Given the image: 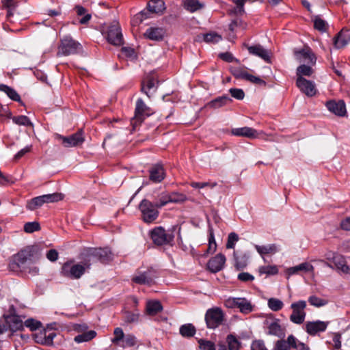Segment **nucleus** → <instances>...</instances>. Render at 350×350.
I'll list each match as a JSON object with an SVG mask.
<instances>
[{
    "label": "nucleus",
    "mask_w": 350,
    "mask_h": 350,
    "mask_svg": "<svg viewBox=\"0 0 350 350\" xmlns=\"http://www.w3.org/2000/svg\"><path fill=\"white\" fill-rule=\"evenodd\" d=\"M306 306V301L304 300H299L291 304V308L293 310V312L290 316L291 322L299 325L304 321L306 315L304 310Z\"/></svg>",
    "instance_id": "11"
},
{
    "label": "nucleus",
    "mask_w": 350,
    "mask_h": 350,
    "mask_svg": "<svg viewBox=\"0 0 350 350\" xmlns=\"http://www.w3.org/2000/svg\"><path fill=\"white\" fill-rule=\"evenodd\" d=\"M136 344V338L132 334H127L124 337V339L120 342L118 345L122 348H128L131 347L135 345Z\"/></svg>",
    "instance_id": "41"
},
{
    "label": "nucleus",
    "mask_w": 350,
    "mask_h": 350,
    "mask_svg": "<svg viewBox=\"0 0 350 350\" xmlns=\"http://www.w3.org/2000/svg\"><path fill=\"white\" fill-rule=\"evenodd\" d=\"M234 258V266L237 269H241L245 268L247 265V258L245 255L239 256L237 253L234 251L233 253Z\"/></svg>",
    "instance_id": "39"
},
{
    "label": "nucleus",
    "mask_w": 350,
    "mask_h": 350,
    "mask_svg": "<svg viewBox=\"0 0 350 350\" xmlns=\"http://www.w3.org/2000/svg\"><path fill=\"white\" fill-rule=\"evenodd\" d=\"M13 122L18 125L32 126V123L29 118L26 116H18L11 118Z\"/></svg>",
    "instance_id": "46"
},
{
    "label": "nucleus",
    "mask_w": 350,
    "mask_h": 350,
    "mask_svg": "<svg viewBox=\"0 0 350 350\" xmlns=\"http://www.w3.org/2000/svg\"><path fill=\"white\" fill-rule=\"evenodd\" d=\"M150 237L154 244L163 245L171 244L174 236L172 233L167 232L163 227L159 226L150 231Z\"/></svg>",
    "instance_id": "10"
},
{
    "label": "nucleus",
    "mask_w": 350,
    "mask_h": 350,
    "mask_svg": "<svg viewBox=\"0 0 350 350\" xmlns=\"http://www.w3.org/2000/svg\"><path fill=\"white\" fill-rule=\"evenodd\" d=\"M63 199V195L59 193H53L40 196L32 198L27 202L26 208L30 211H34L41 207L45 203H53Z\"/></svg>",
    "instance_id": "7"
},
{
    "label": "nucleus",
    "mask_w": 350,
    "mask_h": 350,
    "mask_svg": "<svg viewBox=\"0 0 350 350\" xmlns=\"http://www.w3.org/2000/svg\"><path fill=\"white\" fill-rule=\"evenodd\" d=\"M163 310V306L159 301L150 300L146 303V311L148 315L154 316Z\"/></svg>",
    "instance_id": "28"
},
{
    "label": "nucleus",
    "mask_w": 350,
    "mask_h": 350,
    "mask_svg": "<svg viewBox=\"0 0 350 350\" xmlns=\"http://www.w3.org/2000/svg\"><path fill=\"white\" fill-rule=\"evenodd\" d=\"M256 251L262 256L268 254H275L278 250L275 244H269L267 245H255Z\"/></svg>",
    "instance_id": "33"
},
{
    "label": "nucleus",
    "mask_w": 350,
    "mask_h": 350,
    "mask_svg": "<svg viewBox=\"0 0 350 350\" xmlns=\"http://www.w3.org/2000/svg\"><path fill=\"white\" fill-rule=\"evenodd\" d=\"M12 113L8 106L0 105V121L3 122L6 118H11Z\"/></svg>",
    "instance_id": "57"
},
{
    "label": "nucleus",
    "mask_w": 350,
    "mask_h": 350,
    "mask_svg": "<svg viewBox=\"0 0 350 350\" xmlns=\"http://www.w3.org/2000/svg\"><path fill=\"white\" fill-rule=\"evenodd\" d=\"M183 5L184 8L193 13L204 7V3L200 0H184Z\"/></svg>",
    "instance_id": "29"
},
{
    "label": "nucleus",
    "mask_w": 350,
    "mask_h": 350,
    "mask_svg": "<svg viewBox=\"0 0 350 350\" xmlns=\"http://www.w3.org/2000/svg\"><path fill=\"white\" fill-rule=\"evenodd\" d=\"M96 332L94 330L87 331L78 334L74 338V340L77 343L88 342L95 338Z\"/></svg>",
    "instance_id": "30"
},
{
    "label": "nucleus",
    "mask_w": 350,
    "mask_h": 350,
    "mask_svg": "<svg viewBox=\"0 0 350 350\" xmlns=\"http://www.w3.org/2000/svg\"><path fill=\"white\" fill-rule=\"evenodd\" d=\"M80 258L82 263L85 265L87 269H89L91 265L97 262L101 263H107L113 259V255L109 248H87L80 254Z\"/></svg>",
    "instance_id": "2"
},
{
    "label": "nucleus",
    "mask_w": 350,
    "mask_h": 350,
    "mask_svg": "<svg viewBox=\"0 0 350 350\" xmlns=\"http://www.w3.org/2000/svg\"><path fill=\"white\" fill-rule=\"evenodd\" d=\"M86 267L83 263H75L69 260L63 264L61 269V275L72 280L79 279L85 273Z\"/></svg>",
    "instance_id": "5"
},
{
    "label": "nucleus",
    "mask_w": 350,
    "mask_h": 350,
    "mask_svg": "<svg viewBox=\"0 0 350 350\" xmlns=\"http://www.w3.org/2000/svg\"><path fill=\"white\" fill-rule=\"evenodd\" d=\"M154 278L152 271L147 269L144 272L137 271L132 278V282L137 284L151 285L154 282Z\"/></svg>",
    "instance_id": "18"
},
{
    "label": "nucleus",
    "mask_w": 350,
    "mask_h": 350,
    "mask_svg": "<svg viewBox=\"0 0 350 350\" xmlns=\"http://www.w3.org/2000/svg\"><path fill=\"white\" fill-rule=\"evenodd\" d=\"M231 133L233 135L250 139H256L259 137V133L256 129L248 126L232 129Z\"/></svg>",
    "instance_id": "24"
},
{
    "label": "nucleus",
    "mask_w": 350,
    "mask_h": 350,
    "mask_svg": "<svg viewBox=\"0 0 350 350\" xmlns=\"http://www.w3.org/2000/svg\"><path fill=\"white\" fill-rule=\"evenodd\" d=\"M226 341L228 345L229 350H239L240 348V342L237 338L230 334L227 336Z\"/></svg>",
    "instance_id": "47"
},
{
    "label": "nucleus",
    "mask_w": 350,
    "mask_h": 350,
    "mask_svg": "<svg viewBox=\"0 0 350 350\" xmlns=\"http://www.w3.org/2000/svg\"><path fill=\"white\" fill-rule=\"evenodd\" d=\"M55 138L57 139L62 140V144L66 148L77 146L82 144L85 140L81 131H79L68 137H64L59 134H56Z\"/></svg>",
    "instance_id": "14"
},
{
    "label": "nucleus",
    "mask_w": 350,
    "mask_h": 350,
    "mask_svg": "<svg viewBox=\"0 0 350 350\" xmlns=\"http://www.w3.org/2000/svg\"><path fill=\"white\" fill-rule=\"evenodd\" d=\"M289 345L284 340H278L273 350H289Z\"/></svg>",
    "instance_id": "64"
},
{
    "label": "nucleus",
    "mask_w": 350,
    "mask_h": 350,
    "mask_svg": "<svg viewBox=\"0 0 350 350\" xmlns=\"http://www.w3.org/2000/svg\"><path fill=\"white\" fill-rule=\"evenodd\" d=\"M229 92L233 98L237 100H243L244 98L245 93L242 89L230 88Z\"/></svg>",
    "instance_id": "59"
},
{
    "label": "nucleus",
    "mask_w": 350,
    "mask_h": 350,
    "mask_svg": "<svg viewBox=\"0 0 350 350\" xmlns=\"http://www.w3.org/2000/svg\"><path fill=\"white\" fill-rule=\"evenodd\" d=\"M217 249V243L215 239L213 229L211 226L208 227V253H213Z\"/></svg>",
    "instance_id": "40"
},
{
    "label": "nucleus",
    "mask_w": 350,
    "mask_h": 350,
    "mask_svg": "<svg viewBox=\"0 0 350 350\" xmlns=\"http://www.w3.org/2000/svg\"><path fill=\"white\" fill-rule=\"evenodd\" d=\"M200 348L201 350H216L215 344L206 340H200L199 341Z\"/></svg>",
    "instance_id": "58"
},
{
    "label": "nucleus",
    "mask_w": 350,
    "mask_h": 350,
    "mask_svg": "<svg viewBox=\"0 0 350 350\" xmlns=\"http://www.w3.org/2000/svg\"><path fill=\"white\" fill-rule=\"evenodd\" d=\"M205 321L208 328L215 329L224 321V313L219 308L208 309L205 314Z\"/></svg>",
    "instance_id": "12"
},
{
    "label": "nucleus",
    "mask_w": 350,
    "mask_h": 350,
    "mask_svg": "<svg viewBox=\"0 0 350 350\" xmlns=\"http://www.w3.org/2000/svg\"><path fill=\"white\" fill-rule=\"evenodd\" d=\"M325 106L330 112L338 116L343 117L347 113L345 103L342 100L338 101L329 100L326 103Z\"/></svg>",
    "instance_id": "19"
},
{
    "label": "nucleus",
    "mask_w": 350,
    "mask_h": 350,
    "mask_svg": "<svg viewBox=\"0 0 350 350\" xmlns=\"http://www.w3.org/2000/svg\"><path fill=\"white\" fill-rule=\"evenodd\" d=\"M254 0H234L236 6L231 10L232 13L236 15H242L244 13V5L246 1H254Z\"/></svg>",
    "instance_id": "42"
},
{
    "label": "nucleus",
    "mask_w": 350,
    "mask_h": 350,
    "mask_svg": "<svg viewBox=\"0 0 350 350\" xmlns=\"http://www.w3.org/2000/svg\"><path fill=\"white\" fill-rule=\"evenodd\" d=\"M165 35V30L162 27H151L146 29L144 36L154 41H161Z\"/></svg>",
    "instance_id": "23"
},
{
    "label": "nucleus",
    "mask_w": 350,
    "mask_h": 350,
    "mask_svg": "<svg viewBox=\"0 0 350 350\" xmlns=\"http://www.w3.org/2000/svg\"><path fill=\"white\" fill-rule=\"evenodd\" d=\"M268 307L274 312H277L280 310L283 306V302L277 298H270L268 299L267 302Z\"/></svg>",
    "instance_id": "43"
},
{
    "label": "nucleus",
    "mask_w": 350,
    "mask_h": 350,
    "mask_svg": "<svg viewBox=\"0 0 350 350\" xmlns=\"http://www.w3.org/2000/svg\"><path fill=\"white\" fill-rule=\"evenodd\" d=\"M239 238L237 233L230 232L228 236V240L226 243L227 249H234L236 243L239 241Z\"/></svg>",
    "instance_id": "51"
},
{
    "label": "nucleus",
    "mask_w": 350,
    "mask_h": 350,
    "mask_svg": "<svg viewBox=\"0 0 350 350\" xmlns=\"http://www.w3.org/2000/svg\"><path fill=\"white\" fill-rule=\"evenodd\" d=\"M180 334L185 338L193 337L196 332V327L191 323L184 324L179 329Z\"/></svg>",
    "instance_id": "31"
},
{
    "label": "nucleus",
    "mask_w": 350,
    "mask_h": 350,
    "mask_svg": "<svg viewBox=\"0 0 350 350\" xmlns=\"http://www.w3.org/2000/svg\"><path fill=\"white\" fill-rule=\"evenodd\" d=\"M328 322L316 321H308L306 323V331L310 336H314L319 332H323L326 330Z\"/></svg>",
    "instance_id": "20"
},
{
    "label": "nucleus",
    "mask_w": 350,
    "mask_h": 350,
    "mask_svg": "<svg viewBox=\"0 0 350 350\" xmlns=\"http://www.w3.org/2000/svg\"><path fill=\"white\" fill-rule=\"evenodd\" d=\"M286 342L289 345V349L290 348H293V349H295L297 350H299V344L301 342H298V340H297V338L294 336H293V335L288 336V337L287 338V340H286Z\"/></svg>",
    "instance_id": "61"
},
{
    "label": "nucleus",
    "mask_w": 350,
    "mask_h": 350,
    "mask_svg": "<svg viewBox=\"0 0 350 350\" xmlns=\"http://www.w3.org/2000/svg\"><path fill=\"white\" fill-rule=\"evenodd\" d=\"M40 255L37 246H27L14 256V260L9 264V267L13 271L36 275L38 273L39 269L34 265V262L40 258Z\"/></svg>",
    "instance_id": "1"
},
{
    "label": "nucleus",
    "mask_w": 350,
    "mask_h": 350,
    "mask_svg": "<svg viewBox=\"0 0 350 350\" xmlns=\"http://www.w3.org/2000/svg\"><path fill=\"white\" fill-rule=\"evenodd\" d=\"M258 273L260 275H274L278 273V269L276 265L260 266L258 268Z\"/></svg>",
    "instance_id": "37"
},
{
    "label": "nucleus",
    "mask_w": 350,
    "mask_h": 350,
    "mask_svg": "<svg viewBox=\"0 0 350 350\" xmlns=\"http://www.w3.org/2000/svg\"><path fill=\"white\" fill-rule=\"evenodd\" d=\"M147 8V11L142 10L137 14L133 19V23H142L144 20L150 17V13L162 14L165 10V3L163 0H151L148 2Z\"/></svg>",
    "instance_id": "3"
},
{
    "label": "nucleus",
    "mask_w": 350,
    "mask_h": 350,
    "mask_svg": "<svg viewBox=\"0 0 350 350\" xmlns=\"http://www.w3.org/2000/svg\"><path fill=\"white\" fill-rule=\"evenodd\" d=\"M245 46L248 50L250 54L260 57L266 62L269 61L270 56L269 51L264 49L260 44H255L252 46L245 44Z\"/></svg>",
    "instance_id": "25"
},
{
    "label": "nucleus",
    "mask_w": 350,
    "mask_h": 350,
    "mask_svg": "<svg viewBox=\"0 0 350 350\" xmlns=\"http://www.w3.org/2000/svg\"><path fill=\"white\" fill-rule=\"evenodd\" d=\"M293 53L295 59L299 62L307 63L311 66L316 64V55L308 46H305L301 49H294Z\"/></svg>",
    "instance_id": "13"
},
{
    "label": "nucleus",
    "mask_w": 350,
    "mask_h": 350,
    "mask_svg": "<svg viewBox=\"0 0 350 350\" xmlns=\"http://www.w3.org/2000/svg\"><path fill=\"white\" fill-rule=\"evenodd\" d=\"M40 229V224L37 221L27 222L24 225V230L27 233H32L38 231Z\"/></svg>",
    "instance_id": "53"
},
{
    "label": "nucleus",
    "mask_w": 350,
    "mask_h": 350,
    "mask_svg": "<svg viewBox=\"0 0 350 350\" xmlns=\"http://www.w3.org/2000/svg\"><path fill=\"white\" fill-rule=\"evenodd\" d=\"M314 72L310 64H301L297 67L296 74L297 78L303 77V76L310 77Z\"/></svg>",
    "instance_id": "35"
},
{
    "label": "nucleus",
    "mask_w": 350,
    "mask_h": 350,
    "mask_svg": "<svg viewBox=\"0 0 350 350\" xmlns=\"http://www.w3.org/2000/svg\"><path fill=\"white\" fill-rule=\"evenodd\" d=\"M226 262V257L222 254H218L211 258L207 264L208 269L213 273L221 271Z\"/></svg>",
    "instance_id": "22"
},
{
    "label": "nucleus",
    "mask_w": 350,
    "mask_h": 350,
    "mask_svg": "<svg viewBox=\"0 0 350 350\" xmlns=\"http://www.w3.org/2000/svg\"><path fill=\"white\" fill-rule=\"evenodd\" d=\"M81 49V45L70 36H66L61 40L58 46L57 55H71L77 54Z\"/></svg>",
    "instance_id": "8"
},
{
    "label": "nucleus",
    "mask_w": 350,
    "mask_h": 350,
    "mask_svg": "<svg viewBox=\"0 0 350 350\" xmlns=\"http://www.w3.org/2000/svg\"><path fill=\"white\" fill-rule=\"evenodd\" d=\"M103 31V34L110 44L115 46H120L123 44V36L118 21H112Z\"/></svg>",
    "instance_id": "4"
},
{
    "label": "nucleus",
    "mask_w": 350,
    "mask_h": 350,
    "mask_svg": "<svg viewBox=\"0 0 350 350\" xmlns=\"http://www.w3.org/2000/svg\"><path fill=\"white\" fill-rule=\"evenodd\" d=\"M308 301L310 305L314 306L315 307H321L327 304V301L320 297H318L315 295L310 296L308 298Z\"/></svg>",
    "instance_id": "55"
},
{
    "label": "nucleus",
    "mask_w": 350,
    "mask_h": 350,
    "mask_svg": "<svg viewBox=\"0 0 350 350\" xmlns=\"http://www.w3.org/2000/svg\"><path fill=\"white\" fill-rule=\"evenodd\" d=\"M124 319V321L128 323H137L139 319V313L138 312L125 311Z\"/></svg>",
    "instance_id": "45"
},
{
    "label": "nucleus",
    "mask_w": 350,
    "mask_h": 350,
    "mask_svg": "<svg viewBox=\"0 0 350 350\" xmlns=\"http://www.w3.org/2000/svg\"><path fill=\"white\" fill-rule=\"evenodd\" d=\"M157 83L158 81L154 78V77L148 76L146 79L142 82L141 91L150 98L157 90L156 84Z\"/></svg>",
    "instance_id": "21"
},
{
    "label": "nucleus",
    "mask_w": 350,
    "mask_h": 350,
    "mask_svg": "<svg viewBox=\"0 0 350 350\" xmlns=\"http://www.w3.org/2000/svg\"><path fill=\"white\" fill-rule=\"evenodd\" d=\"M314 28L320 31L324 32L327 30L326 22L319 16H316L314 20Z\"/></svg>",
    "instance_id": "54"
},
{
    "label": "nucleus",
    "mask_w": 350,
    "mask_h": 350,
    "mask_svg": "<svg viewBox=\"0 0 350 350\" xmlns=\"http://www.w3.org/2000/svg\"><path fill=\"white\" fill-rule=\"evenodd\" d=\"M350 42V38L348 39L347 36H345V33L341 31L334 38V44L336 49H341L347 45Z\"/></svg>",
    "instance_id": "34"
},
{
    "label": "nucleus",
    "mask_w": 350,
    "mask_h": 350,
    "mask_svg": "<svg viewBox=\"0 0 350 350\" xmlns=\"http://www.w3.org/2000/svg\"><path fill=\"white\" fill-rule=\"evenodd\" d=\"M152 113V109L145 104L142 98L137 100L135 109V120L136 122H142L146 117Z\"/></svg>",
    "instance_id": "17"
},
{
    "label": "nucleus",
    "mask_w": 350,
    "mask_h": 350,
    "mask_svg": "<svg viewBox=\"0 0 350 350\" xmlns=\"http://www.w3.org/2000/svg\"><path fill=\"white\" fill-rule=\"evenodd\" d=\"M217 183L214 182V183H211V182H202V183H200V182H192L191 183V186L193 187V188H204V187H208L210 188H214L215 187L217 186Z\"/></svg>",
    "instance_id": "60"
},
{
    "label": "nucleus",
    "mask_w": 350,
    "mask_h": 350,
    "mask_svg": "<svg viewBox=\"0 0 350 350\" xmlns=\"http://www.w3.org/2000/svg\"><path fill=\"white\" fill-rule=\"evenodd\" d=\"M25 325L29 327L31 331L36 330L42 326V323L33 319H28L25 322Z\"/></svg>",
    "instance_id": "56"
},
{
    "label": "nucleus",
    "mask_w": 350,
    "mask_h": 350,
    "mask_svg": "<svg viewBox=\"0 0 350 350\" xmlns=\"http://www.w3.org/2000/svg\"><path fill=\"white\" fill-rule=\"evenodd\" d=\"M52 325L47 326L46 329H44L39 333L36 334V341L44 345H52L53 339L56 336V332L53 329Z\"/></svg>",
    "instance_id": "15"
},
{
    "label": "nucleus",
    "mask_w": 350,
    "mask_h": 350,
    "mask_svg": "<svg viewBox=\"0 0 350 350\" xmlns=\"http://www.w3.org/2000/svg\"><path fill=\"white\" fill-rule=\"evenodd\" d=\"M268 334L280 338L284 336V332L281 325L276 321L272 322L268 327Z\"/></svg>",
    "instance_id": "32"
},
{
    "label": "nucleus",
    "mask_w": 350,
    "mask_h": 350,
    "mask_svg": "<svg viewBox=\"0 0 350 350\" xmlns=\"http://www.w3.org/2000/svg\"><path fill=\"white\" fill-rule=\"evenodd\" d=\"M75 10L79 16H83L80 21L79 23L81 24H86L91 19V14L87 13V10L83 6L76 5Z\"/></svg>",
    "instance_id": "38"
},
{
    "label": "nucleus",
    "mask_w": 350,
    "mask_h": 350,
    "mask_svg": "<svg viewBox=\"0 0 350 350\" xmlns=\"http://www.w3.org/2000/svg\"><path fill=\"white\" fill-rule=\"evenodd\" d=\"M252 350H268L261 340H254L251 345Z\"/></svg>",
    "instance_id": "62"
},
{
    "label": "nucleus",
    "mask_w": 350,
    "mask_h": 350,
    "mask_svg": "<svg viewBox=\"0 0 350 350\" xmlns=\"http://www.w3.org/2000/svg\"><path fill=\"white\" fill-rule=\"evenodd\" d=\"M238 280L241 282H247L250 281H253L254 280V275L247 273V272H241L238 274L237 276Z\"/></svg>",
    "instance_id": "63"
},
{
    "label": "nucleus",
    "mask_w": 350,
    "mask_h": 350,
    "mask_svg": "<svg viewBox=\"0 0 350 350\" xmlns=\"http://www.w3.org/2000/svg\"><path fill=\"white\" fill-rule=\"evenodd\" d=\"M170 202L172 203H180L183 202L187 200V196L180 193H172L169 194Z\"/></svg>",
    "instance_id": "50"
},
{
    "label": "nucleus",
    "mask_w": 350,
    "mask_h": 350,
    "mask_svg": "<svg viewBox=\"0 0 350 350\" xmlns=\"http://www.w3.org/2000/svg\"><path fill=\"white\" fill-rule=\"evenodd\" d=\"M332 263L336 268L344 273H350V267L347 265L345 257L341 254L333 255Z\"/></svg>",
    "instance_id": "27"
},
{
    "label": "nucleus",
    "mask_w": 350,
    "mask_h": 350,
    "mask_svg": "<svg viewBox=\"0 0 350 350\" xmlns=\"http://www.w3.org/2000/svg\"><path fill=\"white\" fill-rule=\"evenodd\" d=\"M296 85L302 93L308 97H312L317 94V90L315 83L304 77L297 79Z\"/></svg>",
    "instance_id": "16"
},
{
    "label": "nucleus",
    "mask_w": 350,
    "mask_h": 350,
    "mask_svg": "<svg viewBox=\"0 0 350 350\" xmlns=\"http://www.w3.org/2000/svg\"><path fill=\"white\" fill-rule=\"evenodd\" d=\"M0 90L4 92L9 98L14 101H19L21 100L19 94L14 89L6 85L1 84Z\"/></svg>",
    "instance_id": "36"
},
{
    "label": "nucleus",
    "mask_w": 350,
    "mask_h": 350,
    "mask_svg": "<svg viewBox=\"0 0 350 350\" xmlns=\"http://www.w3.org/2000/svg\"><path fill=\"white\" fill-rule=\"evenodd\" d=\"M230 101H231V99L228 96H223L211 101V105L214 107H220Z\"/></svg>",
    "instance_id": "52"
},
{
    "label": "nucleus",
    "mask_w": 350,
    "mask_h": 350,
    "mask_svg": "<svg viewBox=\"0 0 350 350\" xmlns=\"http://www.w3.org/2000/svg\"><path fill=\"white\" fill-rule=\"evenodd\" d=\"M224 306L230 309L237 308L239 312L247 314L254 310V306L251 301L245 297H230L225 299Z\"/></svg>",
    "instance_id": "6"
},
{
    "label": "nucleus",
    "mask_w": 350,
    "mask_h": 350,
    "mask_svg": "<svg viewBox=\"0 0 350 350\" xmlns=\"http://www.w3.org/2000/svg\"><path fill=\"white\" fill-rule=\"evenodd\" d=\"M113 334L114 337L111 339V342L116 345H118L126 336L124 335L122 329L120 327H116L113 331Z\"/></svg>",
    "instance_id": "48"
},
{
    "label": "nucleus",
    "mask_w": 350,
    "mask_h": 350,
    "mask_svg": "<svg viewBox=\"0 0 350 350\" xmlns=\"http://www.w3.org/2000/svg\"><path fill=\"white\" fill-rule=\"evenodd\" d=\"M150 180L155 183H161L165 177L164 168L161 164H155L149 170Z\"/></svg>",
    "instance_id": "26"
},
{
    "label": "nucleus",
    "mask_w": 350,
    "mask_h": 350,
    "mask_svg": "<svg viewBox=\"0 0 350 350\" xmlns=\"http://www.w3.org/2000/svg\"><path fill=\"white\" fill-rule=\"evenodd\" d=\"M203 40L206 43H217L220 40H221V36L215 33V32H210L207 33H204L202 35Z\"/></svg>",
    "instance_id": "44"
},
{
    "label": "nucleus",
    "mask_w": 350,
    "mask_h": 350,
    "mask_svg": "<svg viewBox=\"0 0 350 350\" xmlns=\"http://www.w3.org/2000/svg\"><path fill=\"white\" fill-rule=\"evenodd\" d=\"M158 208L156 204H154L146 199L142 200L139 208L142 213L144 221L146 223L154 221L159 216Z\"/></svg>",
    "instance_id": "9"
},
{
    "label": "nucleus",
    "mask_w": 350,
    "mask_h": 350,
    "mask_svg": "<svg viewBox=\"0 0 350 350\" xmlns=\"http://www.w3.org/2000/svg\"><path fill=\"white\" fill-rule=\"evenodd\" d=\"M231 73L237 79H244L247 71L242 67L235 66L230 68Z\"/></svg>",
    "instance_id": "49"
}]
</instances>
